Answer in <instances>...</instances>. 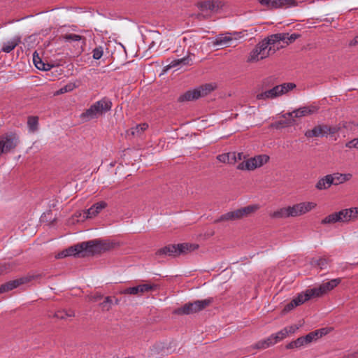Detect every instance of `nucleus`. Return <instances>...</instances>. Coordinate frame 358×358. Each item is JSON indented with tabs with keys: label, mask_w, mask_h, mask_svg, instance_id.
Returning a JSON list of instances; mask_svg holds the SVG:
<instances>
[{
	"label": "nucleus",
	"mask_w": 358,
	"mask_h": 358,
	"mask_svg": "<svg viewBox=\"0 0 358 358\" xmlns=\"http://www.w3.org/2000/svg\"><path fill=\"white\" fill-rule=\"evenodd\" d=\"M285 35H286L285 41H283L286 43V45H289L290 43H292L294 42L296 39L301 37V34H292L291 35H289L288 33H285Z\"/></svg>",
	"instance_id": "79ce46f5"
},
{
	"label": "nucleus",
	"mask_w": 358,
	"mask_h": 358,
	"mask_svg": "<svg viewBox=\"0 0 358 358\" xmlns=\"http://www.w3.org/2000/svg\"><path fill=\"white\" fill-rule=\"evenodd\" d=\"M38 276L39 275H27L2 284L0 286V294L13 290V289L17 288L20 285L27 283L32 280L33 279H34L35 278H38Z\"/></svg>",
	"instance_id": "9d476101"
},
{
	"label": "nucleus",
	"mask_w": 358,
	"mask_h": 358,
	"mask_svg": "<svg viewBox=\"0 0 358 358\" xmlns=\"http://www.w3.org/2000/svg\"><path fill=\"white\" fill-rule=\"evenodd\" d=\"M3 268L0 266V274L3 273Z\"/></svg>",
	"instance_id": "338daca9"
},
{
	"label": "nucleus",
	"mask_w": 358,
	"mask_h": 358,
	"mask_svg": "<svg viewBox=\"0 0 358 358\" xmlns=\"http://www.w3.org/2000/svg\"><path fill=\"white\" fill-rule=\"evenodd\" d=\"M215 8V3L213 1H206L200 3V8L202 10H213Z\"/></svg>",
	"instance_id": "ea45409f"
},
{
	"label": "nucleus",
	"mask_w": 358,
	"mask_h": 358,
	"mask_svg": "<svg viewBox=\"0 0 358 358\" xmlns=\"http://www.w3.org/2000/svg\"><path fill=\"white\" fill-rule=\"evenodd\" d=\"M232 41V38L229 36L220 34L215 38L213 44L215 45H227L229 42Z\"/></svg>",
	"instance_id": "c756f323"
},
{
	"label": "nucleus",
	"mask_w": 358,
	"mask_h": 358,
	"mask_svg": "<svg viewBox=\"0 0 358 358\" xmlns=\"http://www.w3.org/2000/svg\"><path fill=\"white\" fill-rule=\"evenodd\" d=\"M117 358H118V357H117Z\"/></svg>",
	"instance_id": "774afa93"
},
{
	"label": "nucleus",
	"mask_w": 358,
	"mask_h": 358,
	"mask_svg": "<svg viewBox=\"0 0 358 358\" xmlns=\"http://www.w3.org/2000/svg\"><path fill=\"white\" fill-rule=\"evenodd\" d=\"M213 301V298H208L203 300H196L193 302H189L175 309L173 313L178 315L196 313L204 310L206 307L209 306Z\"/></svg>",
	"instance_id": "20e7f679"
},
{
	"label": "nucleus",
	"mask_w": 358,
	"mask_h": 358,
	"mask_svg": "<svg viewBox=\"0 0 358 358\" xmlns=\"http://www.w3.org/2000/svg\"><path fill=\"white\" fill-rule=\"evenodd\" d=\"M113 248V243L106 240L94 239L88 241H84L65 249L68 257H85L100 254L110 250Z\"/></svg>",
	"instance_id": "f257e3e1"
},
{
	"label": "nucleus",
	"mask_w": 358,
	"mask_h": 358,
	"mask_svg": "<svg viewBox=\"0 0 358 358\" xmlns=\"http://www.w3.org/2000/svg\"><path fill=\"white\" fill-rule=\"evenodd\" d=\"M93 298L94 301H97L102 298V296L101 294H95Z\"/></svg>",
	"instance_id": "0e129e2a"
},
{
	"label": "nucleus",
	"mask_w": 358,
	"mask_h": 358,
	"mask_svg": "<svg viewBox=\"0 0 358 358\" xmlns=\"http://www.w3.org/2000/svg\"><path fill=\"white\" fill-rule=\"evenodd\" d=\"M298 329H299L298 327H296L295 325L289 326V327H287L284 328V329H286L287 331V336L289 335V334H294Z\"/></svg>",
	"instance_id": "603ef678"
},
{
	"label": "nucleus",
	"mask_w": 358,
	"mask_h": 358,
	"mask_svg": "<svg viewBox=\"0 0 358 358\" xmlns=\"http://www.w3.org/2000/svg\"><path fill=\"white\" fill-rule=\"evenodd\" d=\"M280 86L284 87V88H282L283 94L296 87V85L292 83H284L282 85H280Z\"/></svg>",
	"instance_id": "de8ad7c7"
},
{
	"label": "nucleus",
	"mask_w": 358,
	"mask_h": 358,
	"mask_svg": "<svg viewBox=\"0 0 358 358\" xmlns=\"http://www.w3.org/2000/svg\"><path fill=\"white\" fill-rule=\"evenodd\" d=\"M316 206L313 202H302L292 206H288L290 217H296L305 214Z\"/></svg>",
	"instance_id": "9b49d317"
},
{
	"label": "nucleus",
	"mask_w": 358,
	"mask_h": 358,
	"mask_svg": "<svg viewBox=\"0 0 358 358\" xmlns=\"http://www.w3.org/2000/svg\"><path fill=\"white\" fill-rule=\"evenodd\" d=\"M297 306H295L294 304L293 299H292L289 303H288L287 305L285 306V307L282 310V312L284 313H288L290 310H292L293 308H294L295 307H297Z\"/></svg>",
	"instance_id": "8fccbe9b"
},
{
	"label": "nucleus",
	"mask_w": 358,
	"mask_h": 358,
	"mask_svg": "<svg viewBox=\"0 0 358 358\" xmlns=\"http://www.w3.org/2000/svg\"><path fill=\"white\" fill-rule=\"evenodd\" d=\"M276 50L272 46L268 47V42L262 41L256 45L255 48L251 51L249 62H257L274 54Z\"/></svg>",
	"instance_id": "0eeeda50"
},
{
	"label": "nucleus",
	"mask_w": 358,
	"mask_h": 358,
	"mask_svg": "<svg viewBox=\"0 0 358 358\" xmlns=\"http://www.w3.org/2000/svg\"><path fill=\"white\" fill-rule=\"evenodd\" d=\"M268 160L269 157L266 155H257L240 163L237 166V169L252 171L262 166L264 164H266Z\"/></svg>",
	"instance_id": "6e6552de"
},
{
	"label": "nucleus",
	"mask_w": 358,
	"mask_h": 358,
	"mask_svg": "<svg viewBox=\"0 0 358 358\" xmlns=\"http://www.w3.org/2000/svg\"><path fill=\"white\" fill-rule=\"evenodd\" d=\"M259 209L258 205H250L234 211H230L222 215L215 222L224 221H234L246 217Z\"/></svg>",
	"instance_id": "423d86ee"
},
{
	"label": "nucleus",
	"mask_w": 358,
	"mask_h": 358,
	"mask_svg": "<svg viewBox=\"0 0 358 358\" xmlns=\"http://www.w3.org/2000/svg\"><path fill=\"white\" fill-rule=\"evenodd\" d=\"M112 105V102L108 98L103 97L101 100L96 101L88 109L83 113L80 117L85 121L97 118L99 116L110 111L111 110Z\"/></svg>",
	"instance_id": "7ed1b4c3"
},
{
	"label": "nucleus",
	"mask_w": 358,
	"mask_h": 358,
	"mask_svg": "<svg viewBox=\"0 0 358 358\" xmlns=\"http://www.w3.org/2000/svg\"><path fill=\"white\" fill-rule=\"evenodd\" d=\"M352 212V219L357 218L358 217V208H349Z\"/></svg>",
	"instance_id": "6e6d98bb"
},
{
	"label": "nucleus",
	"mask_w": 358,
	"mask_h": 358,
	"mask_svg": "<svg viewBox=\"0 0 358 358\" xmlns=\"http://www.w3.org/2000/svg\"><path fill=\"white\" fill-rule=\"evenodd\" d=\"M313 297H317L313 289H308L305 292L299 293L296 297H294L293 299V302L295 306H299Z\"/></svg>",
	"instance_id": "f3484780"
},
{
	"label": "nucleus",
	"mask_w": 358,
	"mask_h": 358,
	"mask_svg": "<svg viewBox=\"0 0 358 358\" xmlns=\"http://www.w3.org/2000/svg\"><path fill=\"white\" fill-rule=\"evenodd\" d=\"M310 336H308V334L305 336H301L295 340L298 348L302 346H304L306 345H308L311 343L310 341Z\"/></svg>",
	"instance_id": "58836bf2"
},
{
	"label": "nucleus",
	"mask_w": 358,
	"mask_h": 358,
	"mask_svg": "<svg viewBox=\"0 0 358 358\" xmlns=\"http://www.w3.org/2000/svg\"><path fill=\"white\" fill-rule=\"evenodd\" d=\"M39 60H41V58L39 57L38 54L36 51H35L33 54V62L34 64H37L39 62Z\"/></svg>",
	"instance_id": "5fc2aeb1"
},
{
	"label": "nucleus",
	"mask_w": 358,
	"mask_h": 358,
	"mask_svg": "<svg viewBox=\"0 0 358 358\" xmlns=\"http://www.w3.org/2000/svg\"><path fill=\"white\" fill-rule=\"evenodd\" d=\"M120 292L122 294L139 295L138 285L132 287H127L121 290Z\"/></svg>",
	"instance_id": "a19ab883"
},
{
	"label": "nucleus",
	"mask_w": 358,
	"mask_h": 358,
	"mask_svg": "<svg viewBox=\"0 0 358 358\" xmlns=\"http://www.w3.org/2000/svg\"><path fill=\"white\" fill-rule=\"evenodd\" d=\"M331 175L332 180H333L332 185H338L343 183L346 181H348L352 177V174H350V173L343 174V173H337L331 174Z\"/></svg>",
	"instance_id": "393cba45"
},
{
	"label": "nucleus",
	"mask_w": 358,
	"mask_h": 358,
	"mask_svg": "<svg viewBox=\"0 0 358 358\" xmlns=\"http://www.w3.org/2000/svg\"><path fill=\"white\" fill-rule=\"evenodd\" d=\"M243 157L245 158V156H243V152L236 153V162L241 160L243 159Z\"/></svg>",
	"instance_id": "e2e57ef3"
},
{
	"label": "nucleus",
	"mask_w": 358,
	"mask_h": 358,
	"mask_svg": "<svg viewBox=\"0 0 358 358\" xmlns=\"http://www.w3.org/2000/svg\"><path fill=\"white\" fill-rule=\"evenodd\" d=\"M214 90V87L212 84H205L197 88V90L200 92L201 97L206 96L208 93Z\"/></svg>",
	"instance_id": "e433bc0d"
},
{
	"label": "nucleus",
	"mask_w": 358,
	"mask_h": 358,
	"mask_svg": "<svg viewBox=\"0 0 358 358\" xmlns=\"http://www.w3.org/2000/svg\"><path fill=\"white\" fill-rule=\"evenodd\" d=\"M92 57L94 59H99L103 54V48L101 46L95 48L92 51Z\"/></svg>",
	"instance_id": "a18cd8bd"
},
{
	"label": "nucleus",
	"mask_w": 358,
	"mask_h": 358,
	"mask_svg": "<svg viewBox=\"0 0 358 358\" xmlns=\"http://www.w3.org/2000/svg\"><path fill=\"white\" fill-rule=\"evenodd\" d=\"M285 37L286 35H285V33H278L272 34L268 37L264 38L263 41H266V42H268V47H270L272 45L276 43L277 42L285 41Z\"/></svg>",
	"instance_id": "a878e982"
},
{
	"label": "nucleus",
	"mask_w": 358,
	"mask_h": 358,
	"mask_svg": "<svg viewBox=\"0 0 358 358\" xmlns=\"http://www.w3.org/2000/svg\"><path fill=\"white\" fill-rule=\"evenodd\" d=\"M341 127L339 125L329 126L328 124H326V134L327 135H334L338 132L341 130Z\"/></svg>",
	"instance_id": "c03bdc74"
},
{
	"label": "nucleus",
	"mask_w": 358,
	"mask_h": 358,
	"mask_svg": "<svg viewBox=\"0 0 358 358\" xmlns=\"http://www.w3.org/2000/svg\"><path fill=\"white\" fill-rule=\"evenodd\" d=\"M113 299H115V302H113V303L115 304H118L119 303V299H116L115 297H113Z\"/></svg>",
	"instance_id": "69168bd1"
},
{
	"label": "nucleus",
	"mask_w": 358,
	"mask_h": 358,
	"mask_svg": "<svg viewBox=\"0 0 358 358\" xmlns=\"http://www.w3.org/2000/svg\"><path fill=\"white\" fill-rule=\"evenodd\" d=\"M201 97L200 92L197 90V88L188 90L184 94L180 95L178 98V101L179 102H185V101H190L193 100L198 99Z\"/></svg>",
	"instance_id": "6ab92c4d"
},
{
	"label": "nucleus",
	"mask_w": 358,
	"mask_h": 358,
	"mask_svg": "<svg viewBox=\"0 0 358 358\" xmlns=\"http://www.w3.org/2000/svg\"><path fill=\"white\" fill-rule=\"evenodd\" d=\"M143 41L148 45V48H153L157 43L161 42L160 33L158 31H149L147 35L143 36Z\"/></svg>",
	"instance_id": "dca6fc26"
},
{
	"label": "nucleus",
	"mask_w": 358,
	"mask_h": 358,
	"mask_svg": "<svg viewBox=\"0 0 358 358\" xmlns=\"http://www.w3.org/2000/svg\"><path fill=\"white\" fill-rule=\"evenodd\" d=\"M333 183L332 177L331 174L327 175L321 178L315 185L316 189L318 190L327 189L331 187Z\"/></svg>",
	"instance_id": "aec40b11"
},
{
	"label": "nucleus",
	"mask_w": 358,
	"mask_h": 358,
	"mask_svg": "<svg viewBox=\"0 0 358 358\" xmlns=\"http://www.w3.org/2000/svg\"><path fill=\"white\" fill-rule=\"evenodd\" d=\"M284 87H281L280 85H276L273 87L272 89L266 90L264 92L259 93L257 95V99H274L277 96H279L283 94Z\"/></svg>",
	"instance_id": "4468645a"
},
{
	"label": "nucleus",
	"mask_w": 358,
	"mask_h": 358,
	"mask_svg": "<svg viewBox=\"0 0 358 358\" xmlns=\"http://www.w3.org/2000/svg\"><path fill=\"white\" fill-rule=\"evenodd\" d=\"M304 135L308 138L327 136L326 124H317L312 129L307 130Z\"/></svg>",
	"instance_id": "2eb2a0df"
},
{
	"label": "nucleus",
	"mask_w": 358,
	"mask_h": 358,
	"mask_svg": "<svg viewBox=\"0 0 358 358\" xmlns=\"http://www.w3.org/2000/svg\"><path fill=\"white\" fill-rule=\"evenodd\" d=\"M273 345H274L273 341L271 338V336H270L267 338L261 340V341H258L257 343H256L252 346V348L254 349H257V350H263V349L268 348Z\"/></svg>",
	"instance_id": "cd10ccee"
},
{
	"label": "nucleus",
	"mask_w": 358,
	"mask_h": 358,
	"mask_svg": "<svg viewBox=\"0 0 358 358\" xmlns=\"http://www.w3.org/2000/svg\"><path fill=\"white\" fill-rule=\"evenodd\" d=\"M148 128V125L146 123L140 124L136 125L134 127L130 128L127 131V135L133 136H140L144 131Z\"/></svg>",
	"instance_id": "412c9836"
},
{
	"label": "nucleus",
	"mask_w": 358,
	"mask_h": 358,
	"mask_svg": "<svg viewBox=\"0 0 358 358\" xmlns=\"http://www.w3.org/2000/svg\"><path fill=\"white\" fill-rule=\"evenodd\" d=\"M341 282V278H338L332 279L330 281L323 282L318 287L313 288L317 297H320L328 292L332 290L334 287L338 285Z\"/></svg>",
	"instance_id": "f8f14e48"
},
{
	"label": "nucleus",
	"mask_w": 358,
	"mask_h": 358,
	"mask_svg": "<svg viewBox=\"0 0 358 358\" xmlns=\"http://www.w3.org/2000/svg\"><path fill=\"white\" fill-rule=\"evenodd\" d=\"M113 304V298L112 296L105 297L103 302L100 303V306L103 311H109Z\"/></svg>",
	"instance_id": "f704fd0d"
},
{
	"label": "nucleus",
	"mask_w": 358,
	"mask_h": 358,
	"mask_svg": "<svg viewBox=\"0 0 358 358\" xmlns=\"http://www.w3.org/2000/svg\"><path fill=\"white\" fill-rule=\"evenodd\" d=\"M198 245L190 243H179V244H169L162 248H159L155 252V255L159 257H178L180 255L186 254L188 252L194 251L197 249Z\"/></svg>",
	"instance_id": "f03ea898"
},
{
	"label": "nucleus",
	"mask_w": 358,
	"mask_h": 358,
	"mask_svg": "<svg viewBox=\"0 0 358 358\" xmlns=\"http://www.w3.org/2000/svg\"><path fill=\"white\" fill-rule=\"evenodd\" d=\"M318 110V106L310 105L308 106L301 107L299 109L292 111V113H289L288 115H290L291 117H301L316 113H317Z\"/></svg>",
	"instance_id": "ddd939ff"
},
{
	"label": "nucleus",
	"mask_w": 358,
	"mask_h": 358,
	"mask_svg": "<svg viewBox=\"0 0 358 358\" xmlns=\"http://www.w3.org/2000/svg\"><path fill=\"white\" fill-rule=\"evenodd\" d=\"M20 42H21L20 37L15 36L11 41L4 43L2 46L1 50L4 52L9 53L12 50H13L15 48V47L19 45V43Z\"/></svg>",
	"instance_id": "4be33fe9"
},
{
	"label": "nucleus",
	"mask_w": 358,
	"mask_h": 358,
	"mask_svg": "<svg viewBox=\"0 0 358 358\" xmlns=\"http://www.w3.org/2000/svg\"><path fill=\"white\" fill-rule=\"evenodd\" d=\"M35 66L39 69L41 70L42 69L45 68V63L43 62V60H39V62L37 64H35Z\"/></svg>",
	"instance_id": "13d9d810"
},
{
	"label": "nucleus",
	"mask_w": 358,
	"mask_h": 358,
	"mask_svg": "<svg viewBox=\"0 0 358 358\" xmlns=\"http://www.w3.org/2000/svg\"><path fill=\"white\" fill-rule=\"evenodd\" d=\"M52 66H53V65H51V64H48V63H47V64H46V63H45V68H44V69H42L41 70H42V71H47L50 70V69H52Z\"/></svg>",
	"instance_id": "680f3d73"
},
{
	"label": "nucleus",
	"mask_w": 358,
	"mask_h": 358,
	"mask_svg": "<svg viewBox=\"0 0 358 358\" xmlns=\"http://www.w3.org/2000/svg\"><path fill=\"white\" fill-rule=\"evenodd\" d=\"M27 125L31 131H35L38 129V117L29 116L27 120Z\"/></svg>",
	"instance_id": "473e14b6"
},
{
	"label": "nucleus",
	"mask_w": 358,
	"mask_h": 358,
	"mask_svg": "<svg viewBox=\"0 0 358 358\" xmlns=\"http://www.w3.org/2000/svg\"><path fill=\"white\" fill-rule=\"evenodd\" d=\"M271 216L273 218H286L290 217L289 213L287 208H282L275 212H273Z\"/></svg>",
	"instance_id": "2f4dec72"
},
{
	"label": "nucleus",
	"mask_w": 358,
	"mask_h": 358,
	"mask_svg": "<svg viewBox=\"0 0 358 358\" xmlns=\"http://www.w3.org/2000/svg\"><path fill=\"white\" fill-rule=\"evenodd\" d=\"M285 348L287 350L294 349V348H298L296 343L295 341H293L289 343L288 344H287Z\"/></svg>",
	"instance_id": "864d4df0"
},
{
	"label": "nucleus",
	"mask_w": 358,
	"mask_h": 358,
	"mask_svg": "<svg viewBox=\"0 0 358 358\" xmlns=\"http://www.w3.org/2000/svg\"><path fill=\"white\" fill-rule=\"evenodd\" d=\"M313 262L315 265L320 267V269H324L327 267L329 264V260L326 258H319L317 259L313 260Z\"/></svg>",
	"instance_id": "37998d69"
},
{
	"label": "nucleus",
	"mask_w": 358,
	"mask_h": 358,
	"mask_svg": "<svg viewBox=\"0 0 358 358\" xmlns=\"http://www.w3.org/2000/svg\"><path fill=\"white\" fill-rule=\"evenodd\" d=\"M68 257L67 253L65 252V250H62V252H59L55 257L57 259H62Z\"/></svg>",
	"instance_id": "4d7b16f0"
},
{
	"label": "nucleus",
	"mask_w": 358,
	"mask_h": 358,
	"mask_svg": "<svg viewBox=\"0 0 358 358\" xmlns=\"http://www.w3.org/2000/svg\"><path fill=\"white\" fill-rule=\"evenodd\" d=\"M159 285L156 284H141L138 285L139 294L144 292H148L151 291H155L158 289Z\"/></svg>",
	"instance_id": "7c9ffc66"
},
{
	"label": "nucleus",
	"mask_w": 358,
	"mask_h": 358,
	"mask_svg": "<svg viewBox=\"0 0 358 358\" xmlns=\"http://www.w3.org/2000/svg\"><path fill=\"white\" fill-rule=\"evenodd\" d=\"M20 138L16 131H8L0 136V156L13 151L20 144Z\"/></svg>",
	"instance_id": "39448f33"
},
{
	"label": "nucleus",
	"mask_w": 358,
	"mask_h": 358,
	"mask_svg": "<svg viewBox=\"0 0 358 358\" xmlns=\"http://www.w3.org/2000/svg\"><path fill=\"white\" fill-rule=\"evenodd\" d=\"M318 330L320 332V336H321L326 335L328 333V330L326 328H322Z\"/></svg>",
	"instance_id": "052dcab7"
},
{
	"label": "nucleus",
	"mask_w": 358,
	"mask_h": 358,
	"mask_svg": "<svg viewBox=\"0 0 358 358\" xmlns=\"http://www.w3.org/2000/svg\"><path fill=\"white\" fill-rule=\"evenodd\" d=\"M358 45V36H356L350 43V46H354Z\"/></svg>",
	"instance_id": "bf43d9fd"
},
{
	"label": "nucleus",
	"mask_w": 358,
	"mask_h": 358,
	"mask_svg": "<svg viewBox=\"0 0 358 358\" xmlns=\"http://www.w3.org/2000/svg\"><path fill=\"white\" fill-rule=\"evenodd\" d=\"M76 87V85L74 83H69L67 85H66L65 86H64L63 87H62L59 91L58 92V94H63V93H66V92H71L72 91L74 88Z\"/></svg>",
	"instance_id": "49530a36"
},
{
	"label": "nucleus",
	"mask_w": 358,
	"mask_h": 358,
	"mask_svg": "<svg viewBox=\"0 0 358 358\" xmlns=\"http://www.w3.org/2000/svg\"><path fill=\"white\" fill-rule=\"evenodd\" d=\"M338 217L337 215L336 212L331 213L327 217H325L323 220L321 221V224H334L336 222H338Z\"/></svg>",
	"instance_id": "c9c22d12"
},
{
	"label": "nucleus",
	"mask_w": 358,
	"mask_h": 358,
	"mask_svg": "<svg viewBox=\"0 0 358 358\" xmlns=\"http://www.w3.org/2000/svg\"><path fill=\"white\" fill-rule=\"evenodd\" d=\"M64 40L66 42L80 41V40H85V38L80 35L76 34H67L62 36Z\"/></svg>",
	"instance_id": "4c0bfd02"
},
{
	"label": "nucleus",
	"mask_w": 358,
	"mask_h": 358,
	"mask_svg": "<svg viewBox=\"0 0 358 358\" xmlns=\"http://www.w3.org/2000/svg\"><path fill=\"white\" fill-rule=\"evenodd\" d=\"M271 336L275 345L287 336V331L286 329H282L276 334H271Z\"/></svg>",
	"instance_id": "72a5a7b5"
},
{
	"label": "nucleus",
	"mask_w": 358,
	"mask_h": 358,
	"mask_svg": "<svg viewBox=\"0 0 358 358\" xmlns=\"http://www.w3.org/2000/svg\"><path fill=\"white\" fill-rule=\"evenodd\" d=\"M191 62L192 59L189 55H187L181 59H173L169 65L166 66V69H169L178 66L191 65Z\"/></svg>",
	"instance_id": "b1692460"
},
{
	"label": "nucleus",
	"mask_w": 358,
	"mask_h": 358,
	"mask_svg": "<svg viewBox=\"0 0 358 358\" xmlns=\"http://www.w3.org/2000/svg\"><path fill=\"white\" fill-rule=\"evenodd\" d=\"M345 147L348 148H358V138L348 142L345 144Z\"/></svg>",
	"instance_id": "09e8293b"
},
{
	"label": "nucleus",
	"mask_w": 358,
	"mask_h": 358,
	"mask_svg": "<svg viewBox=\"0 0 358 358\" xmlns=\"http://www.w3.org/2000/svg\"><path fill=\"white\" fill-rule=\"evenodd\" d=\"M107 203L101 201L94 203L89 209L87 210L86 214L87 218H92L96 216L103 209L107 207Z\"/></svg>",
	"instance_id": "a211bd4d"
},
{
	"label": "nucleus",
	"mask_w": 358,
	"mask_h": 358,
	"mask_svg": "<svg viewBox=\"0 0 358 358\" xmlns=\"http://www.w3.org/2000/svg\"><path fill=\"white\" fill-rule=\"evenodd\" d=\"M308 335L310 336V339L311 342L316 341L319 338L322 337L321 336H320V332H319L318 329L315 330L314 331L310 332L309 334H308Z\"/></svg>",
	"instance_id": "3c124183"
},
{
	"label": "nucleus",
	"mask_w": 358,
	"mask_h": 358,
	"mask_svg": "<svg viewBox=\"0 0 358 358\" xmlns=\"http://www.w3.org/2000/svg\"><path fill=\"white\" fill-rule=\"evenodd\" d=\"M236 152H227V153H223L221 155H218L217 156V159L222 163H227L234 164L236 162Z\"/></svg>",
	"instance_id": "5701e85b"
},
{
	"label": "nucleus",
	"mask_w": 358,
	"mask_h": 358,
	"mask_svg": "<svg viewBox=\"0 0 358 358\" xmlns=\"http://www.w3.org/2000/svg\"><path fill=\"white\" fill-rule=\"evenodd\" d=\"M258 2L269 10L288 8L299 5L296 0H258Z\"/></svg>",
	"instance_id": "1a4fd4ad"
},
{
	"label": "nucleus",
	"mask_w": 358,
	"mask_h": 358,
	"mask_svg": "<svg viewBox=\"0 0 358 358\" xmlns=\"http://www.w3.org/2000/svg\"><path fill=\"white\" fill-rule=\"evenodd\" d=\"M352 210L349 208L341 210L339 212H336L338 217L339 222H348L352 220Z\"/></svg>",
	"instance_id": "c85d7f7f"
},
{
	"label": "nucleus",
	"mask_w": 358,
	"mask_h": 358,
	"mask_svg": "<svg viewBox=\"0 0 358 358\" xmlns=\"http://www.w3.org/2000/svg\"><path fill=\"white\" fill-rule=\"evenodd\" d=\"M74 316L75 313L74 311L72 310H59L55 312V313L52 315H48L49 317H52L59 320H66L67 317Z\"/></svg>",
	"instance_id": "bb28decb"
}]
</instances>
